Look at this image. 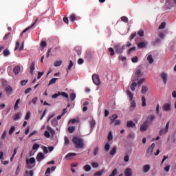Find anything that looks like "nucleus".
Here are the masks:
<instances>
[{
  "instance_id": "20",
  "label": "nucleus",
  "mask_w": 176,
  "mask_h": 176,
  "mask_svg": "<svg viewBox=\"0 0 176 176\" xmlns=\"http://www.w3.org/2000/svg\"><path fill=\"white\" fill-rule=\"evenodd\" d=\"M34 71H35V61L32 62L30 65V74L34 75Z\"/></svg>"
},
{
  "instance_id": "48",
  "label": "nucleus",
  "mask_w": 176,
  "mask_h": 176,
  "mask_svg": "<svg viewBox=\"0 0 176 176\" xmlns=\"http://www.w3.org/2000/svg\"><path fill=\"white\" fill-rule=\"evenodd\" d=\"M98 151H100V148H98V146H97L94 148V156H97V155H98Z\"/></svg>"
},
{
  "instance_id": "38",
  "label": "nucleus",
  "mask_w": 176,
  "mask_h": 176,
  "mask_svg": "<svg viewBox=\"0 0 176 176\" xmlns=\"http://www.w3.org/2000/svg\"><path fill=\"white\" fill-rule=\"evenodd\" d=\"M72 67H74V62H72V60H70L67 69V72H68V71H71V68H72Z\"/></svg>"
},
{
  "instance_id": "52",
  "label": "nucleus",
  "mask_w": 176,
  "mask_h": 176,
  "mask_svg": "<svg viewBox=\"0 0 176 176\" xmlns=\"http://www.w3.org/2000/svg\"><path fill=\"white\" fill-rule=\"evenodd\" d=\"M107 138H108L109 141H112V140H113V136L112 135V132L110 131L109 133Z\"/></svg>"
},
{
  "instance_id": "49",
  "label": "nucleus",
  "mask_w": 176,
  "mask_h": 176,
  "mask_svg": "<svg viewBox=\"0 0 176 176\" xmlns=\"http://www.w3.org/2000/svg\"><path fill=\"white\" fill-rule=\"evenodd\" d=\"M71 21L74 22L75 20H76V15L75 14H72L69 17Z\"/></svg>"
},
{
  "instance_id": "12",
  "label": "nucleus",
  "mask_w": 176,
  "mask_h": 176,
  "mask_svg": "<svg viewBox=\"0 0 176 176\" xmlns=\"http://www.w3.org/2000/svg\"><path fill=\"white\" fill-rule=\"evenodd\" d=\"M76 153H69L65 156L66 160H72L73 156H76Z\"/></svg>"
},
{
  "instance_id": "50",
  "label": "nucleus",
  "mask_w": 176,
  "mask_h": 176,
  "mask_svg": "<svg viewBox=\"0 0 176 176\" xmlns=\"http://www.w3.org/2000/svg\"><path fill=\"white\" fill-rule=\"evenodd\" d=\"M75 98H76V94H75V93H72L70 94V100H71V101H74V100H75Z\"/></svg>"
},
{
  "instance_id": "6",
  "label": "nucleus",
  "mask_w": 176,
  "mask_h": 176,
  "mask_svg": "<svg viewBox=\"0 0 176 176\" xmlns=\"http://www.w3.org/2000/svg\"><path fill=\"white\" fill-rule=\"evenodd\" d=\"M92 80L96 86H99L101 85V81L100 80V76L98 74H93L92 75Z\"/></svg>"
},
{
  "instance_id": "16",
  "label": "nucleus",
  "mask_w": 176,
  "mask_h": 176,
  "mask_svg": "<svg viewBox=\"0 0 176 176\" xmlns=\"http://www.w3.org/2000/svg\"><path fill=\"white\" fill-rule=\"evenodd\" d=\"M126 127H128L129 129H133V127H135V124L134 123V122L129 120L126 123Z\"/></svg>"
},
{
  "instance_id": "36",
  "label": "nucleus",
  "mask_w": 176,
  "mask_h": 176,
  "mask_svg": "<svg viewBox=\"0 0 176 176\" xmlns=\"http://www.w3.org/2000/svg\"><path fill=\"white\" fill-rule=\"evenodd\" d=\"M146 91H148V87H145V86H143L142 87V90H141L142 94H146Z\"/></svg>"
},
{
  "instance_id": "8",
  "label": "nucleus",
  "mask_w": 176,
  "mask_h": 176,
  "mask_svg": "<svg viewBox=\"0 0 176 176\" xmlns=\"http://www.w3.org/2000/svg\"><path fill=\"white\" fill-rule=\"evenodd\" d=\"M160 78L162 79L163 83L166 85L167 80L168 79V74H167L166 72H162L160 74Z\"/></svg>"
},
{
  "instance_id": "61",
  "label": "nucleus",
  "mask_w": 176,
  "mask_h": 176,
  "mask_svg": "<svg viewBox=\"0 0 176 176\" xmlns=\"http://www.w3.org/2000/svg\"><path fill=\"white\" fill-rule=\"evenodd\" d=\"M44 135L45 137H46L47 138H50V133L47 131H45L44 133Z\"/></svg>"
},
{
  "instance_id": "18",
  "label": "nucleus",
  "mask_w": 176,
  "mask_h": 176,
  "mask_svg": "<svg viewBox=\"0 0 176 176\" xmlns=\"http://www.w3.org/2000/svg\"><path fill=\"white\" fill-rule=\"evenodd\" d=\"M126 96H128L129 98V101H133V98H134V96L133 95V93L130 91V90L126 91Z\"/></svg>"
},
{
  "instance_id": "51",
  "label": "nucleus",
  "mask_w": 176,
  "mask_h": 176,
  "mask_svg": "<svg viewBox=\"0 0 176 176\" xmlns=\"http://www.w3.org/2000/svg\"><path fill=\"white\" fill-rule=\"evenodd\" d=\"M109 52H110V56H115V50L113 48H109Z\"/></svg>"
},
{
  "instance_id": "2",
  "label": "nucleus",
  "mask_w": 176,
  "mask_h": 176,
  "mask_svg": "<svg viewBox=\"0 0 176 176\" xmlns=\"http://www.w3.org/2000/svg\"><path fill=\"white\" fill-rule=\"evenodd\" d=\"M114 49L117 54H122L123 53V50H126V45H122L120 43H116L114 45Z\"/></svg>"
},
{
  "instance_id": "24",
  "label": "nucleus",
  "mask_w": 176,
  "mask_h": 176,
  "mask_svg": "<svg viewBox=\"0 0 176 176\" xmlns=\"http://www.w3.org/2000/svg\"><path fill=\"white\" fill-rule=\"evenodd\" d=\"M111 122L110 124H112V123H113L115 122V120H116V119H118V115L117 114H113L111 118Z\"/></svg>"
},
{
  "instance_id": "30",
  "label": "nucleus",
  "mask_w": 176,
  "mask_h": 176,
  "mask_svg": "<svg viewBox=\"0 0 176 176\" xmlns=\"http://www.w3.org/2000/svg\"><path fill=\"white\" fill-rule=\"evenodd\" d=\"M74 50L76 51V52L77 53V54L78 56H80V54H82V50L80 49V47H76L74 48Z\"/></svg>"
},
{
  "instance_id": "14",
  "label": "nucleus",
  "mask_w": 176,
  "mask_h": 176,
  "mask_svg": "<svg viewBox=\"0 0 176 176\" xmlns=\"http://www.w3.org/2000/svg\"><path fill=\"white\" fill-rule=\"evenodd\" d=\"M20 71H21V67L19 65H16L13 69V72L14 75H19L20 74Z\"/></svg>"
},
{
  "instance_id": "42",
  "label": "nucleus",
  "mask_w": 176,
  "mask_h": 176,
  "mask_svg": "<svg viewBox=\"0 0 176 176\" xmlns=\"http://www.w3.org/2000/svg\"><path fill=\"white\" fill-rule=\"evenodd\" d=\"M58 78H52L49 82V86H50V85H54V83H56V80H58Z\"/></svg>"
},
{
  "instance_id": "64",
  "label": "nucleus",
  "mask_w": 176,
  "mask_h": 176,
  "mask_svg": "<svg viewBox=\"0 0 176 176\" xmlns=\"http://www.w3.org/2000/svg\"><path fill=\"white\" fill-rule=\"evenodd\" d=\"M91 166L94 168H97V167H98V163L97 162H92L91 163Z\"/></svg>"
},
{
  "instance_id": "35",
  "label": "nucleus",
  "mask_w": 176,
  "mask_h": 176,
  "mask_svg": "<svg viewBox=\"0 0 176 176\" xmlns=\"http://www.w3.org/2000/svg\"><path fill=\"white\" fill-rule=\"evenodd\" d=\"M3 54L5 57H8V56H10V52L9 51V50L6 49L3 51Z\"/></svg>"
},
{
  "instance_id": "60",
  "label": "nucleus",
  "mask_w": 176,
  "mask_h": 176,
  "mask_svg": "<svg viewBox=\"0 0 176 176\" xmlns=\"http://www.w3.org/2000/svg\"><path fill=\"white\" fill-rule=\"evenodd\" d=\"M31 116V113L30 111H28L26 113V116L25 117V120H28Z\"/></svg>"
},
{
  "instance_id": "47",
  "label": "nucleus",
  "mask_w": 176,
  "mask_h": 176,
  "mask_svg": "<svg viewBox=\"0 0 176 176\" xmlns=\"http://www.w3.org/2000/svg\"><path fill=\"white\" fill-rule=\"evenodd\" d=\"M89 124H90L91 129H94V127L96 126V121L94 120L90 121Z\"/></svg>"
},
{
  "instance_id": "45",
  "label": "nucleus",
  "mask_w": 176,
  "mask_h": 176,
  "mask_svg": "<svg viewBox=\"0 0 176 176\" xmlns=\"http://www.w3.org/2000/svg\"><path fill=\"white\" fill-rule=\"evenodd\" d=\"M60 96H61L62 97H65V98H69L68 94L65 92H60Z\"/></svg>"
},
{
  "instance_id": "32",
  "label": "nucleus",
  "mask_w": 176,
  "mask_h": 176,
  "mask_svg": "<svg viewBox=\"0 0 176 176\" xmlns=\"http://www.w3.org/2000/svg\"><path fill=\"white\" fill-rule=\"evenodd\" d=\"M39 144L38 143H34L32 146V150L33 151H38V149H39Z\"/></svg>"
},
{
  "instance_id": "1",
  "label": "nucleus",
  "mask_w": 176,
  "mask_h": 176,
  "mask_svg": "<svg viewBox=\"0 0 176 176\" xmlns=\"http://www.w3.org/2000/svg\"><path fill=\"white\" fill-rule=\"evenodd\" d=\"M72 142L77 149H83L85 148V144L83 143V140H82V138L74 137Z\"/></svg>"
},
{
  "instance_id": "58",
  "label": "nucleus",
  "mask_w": 176,
  "mask_h": 176,
  "mask_svg": "<svg viewBox=\"0 0 176 176\" xmlns=\"http://www.w3.org/2000/svg\"><path fill=\"white\" fill-rule=\"evenodd\" d=\"M111 148V145L109 144V143H107L104 146V151H106L107 152H108V151H109V148Z\"/></svg>"
},
{
  "instance_id": "22",
  "label": "nucleus",
  "mask_w": 176,
  "mask_h": 176,
  "mask_svg": "<svg viewBox=\"0 0 176 176\" xmlns=\"http://www.w3.org/2000/svg\"><path fill=\"white\" fill-rule=\"evenodd\" d=\"M135 75L137 76V79L141 78V76H142V75H144V74H142V72H141V69H138L135 72Z\"/></svg>"
},
{
  "instance_id": "19",
  "label": "nucleus",
  "mask_w": 176,
  "mask_h": 176,
  "mask_svg": "<svg viewBox=\"0 0 176 176\" xmlns=\"http://www.w3.org/2000/svg\"><path fill=\"white\" fill-rule=\"evenodd\" d=\"M135 107H137V103H135V101L134 100L131 101L130 111H134V109H135Z\"/></svg>"
},
{
  "instance_id": "41",
  "label": "nucleus",
  "mask_w": 176,
  "mask_h": 176,
  "mask_svg": "<svg viewBox=\"0 0 176 176\" xmlns=\"http://www.w3.org/2000/svg\"><path fill=\"white\" fill-rule=\"evenodd\" d=\"M61 64H63V60H57V61L54 62V67H60V65H61Z\"/></svg>"
},
{
  "instance_id": "15",
  "label": "nucleus",
  "mask_w": 176,
  "mask_h": 176,
  "mask_svg": "<svg viewBox=\"0 0 176 176\" xmlns=\"http://www.w3.org/2000/svg\"><path fill=\"white\" fill-rule=\"evenodd\" d=\"M124 175L125 176H133V171L131 170V168H126L124 171Z\"/></svg>"
},
{
  "instance_id": "55",
  "label": "nucleus",
  "mask_w": 176,
  "mask_h": 176,
  "mask_svg": "<svg viewBox=\"0 0 176 176\" xmlns=\"http://www.w3.org/2000/svg\"><path fill=\"white\" fill-rule=\"evenodd\" d=\"M25 174L26 175L34 176V171H32V170H30V171L26 170Z\"/></svg>"
},
{
  "instance_id": "29",
  "label": "nucleus",
  "mask_w": 176,
  "mask_h": 176,
  "mask_svg": "<svg viewBox=\"0 0 176 176\" xmlns=\"http://www.w3.org/2000/svg\"><path fill=\"white\" fill-rule=\"evenodd\" d=\"M6 91L8 94H10V93H12V91H13V89L12 88V87L10 85H8L6 87Z\"/></svg>"
},
{
  "instance_id": "9",
  "label": "nucleus",
  "mask_w": 176,
  "mask_h": 176,
  "mask_svg": "<svg viewBox=\"0 0 176 176\" xmlns=\"http://www.w3.org/2000/svg\"><path fill=\"white\" fill-rule=\"evenodd\" d=\"M38 21H39V18L36 17V19H35L34 23H33L31 26L28 27V28H26L25 30H24L22 32V33H21V36H23V34L24 33L27 32V31H28V30H30V28H32V27H34V26L36 24V23H38Z\"/></svg>"
},
{
  "instance_id": "63",
  "label": "nucleus",
  "mask_w": 176,
  "mask_h": 176,
  "mask_svg": "<svg viewBox=\"0 0 176 176\" xmlns=\"http://www.w3.org/2000/svg\"><path fill=\"white\" fill-rule=\"evenodd\" d=\"M132 63H138V57L135 56L131 58Z\"/></svg>"
},
{
  "instance_id": "62",
  "label": "nucleus",
  "mask_w": 176,
  "mask_h": 176,
  "mask_svg": "<svg viewBox=\"0 0 176 176\" xmlns=\"http://www.w3.org/2000/svg\"><path fill=\"white\" fill-rule=\"evenodd\" d=\"M138 35H139V36H144V30H140L138 32Z\"/></svg>"
},
{
  "instance_id": "56",
  "label": "nucleus",
  "mask_w": 176,
  "mask_h": 176,
  "mask_svg": "<svg viewBox=\"0 0 176 176\" xmlns=\"http://www.w3.org/2000/svg\"><path fill=\"white\" fill-rule=\"evenodd\" d=\"M118 174V169L114 168L109 176H115Z\"/></svg>"
},
{
  "instance_id": "46",
  "label": "nucleus",
  "mask_w": 176,
  "mask_h": 176,
  "mask_svg": "<svg viewBox=\"0 0 176 176\" xmlns=\"http://www.w3.org/2000/svg\"><path fill=\"white\" fill-rule=\"evenodd\" d=\"M67 130L69 133H72L75 131V126H69Z\"/></svg>"
},
{
  "instance_id": "13",
  "label": "nucleus",
  "mask_w": 176,
  "mask_h": 176,
  "mask_svg": "<svg viewBox=\"0 0 176 176\" xmlns=\"http://www.w3.org/2000/svg\"><path fill=\"white\" fill-rule=\"evenodd\" d=\"M148 45V42L147 41H143V42H140L138 44V47L139 49H144V47H146V46Z\"/></svg>"
},
{
  "instance_id": "11",
  "label": "nucleus",
  "mask_w": 176,
  "mask_h": 176,
  "mask_svg": "<svg viewBox=\"0 0 176 176\" xmlns=\"http://www.w3.org/2000/svg\"><path fill=\"white\" fill-rule=\"evenodd\" d=\"M163 110L166 111V112H168V111L171 110V103H165L163 105Z\"/></svg>"
},
{
  "instance_id": "10",
  "label": "nucleus",
  "mask_w": 176,
  "mask_h": 176,
  "mask_svg": "<svg viewBox=\"0 0 176 176\" xmlns=\"http://www.w3.org/2000/svg\"><path fill=\"white\" fill-rule=\"evenodd\" d=\"M36 159L38 163H41L45 159V154L43 153H38L36 157Z\"/></svg>"
},
{
  "instance_id": "27",
  "label": "nucleus",
  "mask_w": 176,
  "mask_h": 176,
  "mask_svg": "<svg viewBox=\"0 0 176 176\" xmlns=\"http://www.w3.org/2000/svg\"><path fill=\"white\" fill-rule=\"evenodd\" d=\"M147 61H148L149 64H153L154 60L152 54H149L147 57Z\"/></svg>"
},
{
  "instance_id": "28",
  "label": "nucleus",
  "mask_w": 176,
  "mask_h": 176,
  "mask_svg": "<svg viewBox=\"0 0 176 176\" xmlns=\"http://www.w3.org/2000/svg\"><path fill=\"white\" fill-rule=\"evenodd\" d=\"M116 151H118V147H116V146L113 147L110 151V155L111 156H113L115 155V153H116Z\"/></svg>"
},
{
  "instance_id": "54",
  "label": "nucleus",
  "mask_w": 176,
  "mask_h": 176,
  "mask_svg": "<svg viewBox=\"0 0 176 176\" xmlns=\"http://www.w3.org/2000/svg\"><path fill=\"white\" fill-rule=\"evenodd\" d=\"M58 124V122H57V120L56 119H53L52 120V125L54 126V127H56V126H57Z\"/></svg>"
},
{
  "instance_id": "33",
  "label": "nucleus",
  "mask_w": 176,
  "mask_h": 176,
  "mask_svg": "<svg viewBox=\"0 0 176 176\" xmlns=\"http://www.w3.org/2000/svg\"><path fill=\"white\" fill-rule=\"evenodd\" d=\"M155 118V115H151L148 117V120H150L149 123H152Z\"/></svg>"
},
{
  "instance_id": "3",
  "label": "nucleus",
  "mask_w": 176,
  "mask_h": 176,
  "mask_svg": "<svg viewBox=\"0 0 176 176\" xmlns=\"http://www.w3.org/2000/svg\"><path fill=\"white\" fill-rule=\"evenodd\" d=\"M35 163V158L34 157H32L30 160H26V166L27 168L29 169L34 168V166H32Z\"/></svg>"
},
{
  "instance_id": "25",
  "label": "nucleus",
  "mask_w": 176,
  "mask_h": 176,
  "mask_svg": "<svg viewBox=\"0 0 176 176\" xmlns=\"http://www.w3.org/2000/svg\"><path fill=\"white\" fill-rule=\"evenodd\" d=\"M149 170H151V166H149L148 164L144 166V167H143L144 173H148V171H149Z\"/></svg>"
},
{
  "instance_id": "39",
  "label": "nucleus",
  "mask_w": 176,
  "mask_h": 176,
  "mask_svg": "<svg viewBox=\"0 0 176 176\" xmlns=\"http://www.w3.org/2000/svg\"><path fill=\"white\" fill-rule=\"evenodd\" d=\"M84 170L85 171L89 172L90 171V170H91V166H90V165L89 164H86L85 166H84Z\"/></svg>"
},
{
  "instance_id": "40",
  "label": "nucleus",
  "mask_w": 176,
  "mask_h": 176,
  "mask_svg": "<svg viewBox=\"0 0 176 176\" xmlns=\"http://www.w3.org/2000/svg\"><path fill=\"white\" fill-rule=\"evenodd\" d=\"M121 21H123V23H129V18L126 16H122L121 17Z\"/></svg>"
},
{
  "instance_id": "53",
  "label": "nucleus",
  "mask_w": 176,
  "mask_h": 176,
  "mask_svg": "<svg viewBox=\"0 0 176 176\" xmlns=\"http://www.w3.org/2000/svg\"><path fill=\"white\" fill-rule=\"evenodd\" d=\"M164 28H166V22H162L159 26V30H164Z\"/></svg>"
},
{
  "instance_id": "43",
  "label": "nucleus",
  "mask_w": 176,
  "mask_h": 176,
  "mask_svg": "<svg viewBox=\"0 0 176 176\" xmlns=\"http://www.w3.org/2000/svg\"><path fill=\"white\" fill-rule=\"evenodd\" d=\"M14 130H16V127L14 126H11V128L10 129V131H9L10 135H12V134H13V133H14Z\"/></svg>"
},
{
  "instance_id": "21",
  "label": "nucleus",
  "mask_w": 176,
  "mask_h": 176,
  "mask_svg": "<svg viewBox=\"0 0 176 176\" xmlns=\"http://www.w3.org/2000/svg\"><path fill=\"white\" fill-rule=\"evenodd\" d=\"M105 173V170L104 169H102L100 170H98L97 172H96L94 174V176H100L102 175L103 173Z\"/></svg>"
},
{
  "instance_id": "37",
  "label": "nucleus",
  "mask_w": 176,
  "mask_h": 176,
  "mask_svg": "<svg viewBox=\"0 0 176 176\" xmlns=\"http://www.w3.org/2000/svg\"><path fill=\"white\" fill-rule=\"evenodd\" d=\"M161 42H162V41L160 40V38H156L153 42V46H156V45H159V43H160Z\"/></svg>"
},
{
  "instance_id": "17",
  "label": "nucleus",
  "mask_w": 176,
  "mask_h": 176,
  "mask_svg": "<svg viewBox=\"0 0 176 176\" xmlns=\"http://www.w3.org/2000/svg\"><path fill=\"white\" fill-rule=\"evenodd\" d=\"M0 160L3 164H9V161H4L3 162V152H0Z\"/></svg>"
},
{
  "instance_id": "44",
  "label": "nucleus",
  "mask_w": 176,
  "mask_h": 176,
  "mask_svg": "<svg viewBox=\"0 0 176 176\" xmlns=\"http://www.w3.org/2000/svg\"><path fill=\"white\" fill-rule=\"evenodd\" d=\"M142 107H146V99L145 98V96L142 97Z\"/></svg>"
},
{
  "instance_id": "57",
  "label": "nucleus",
  "mask_w": 176,
  "mask_h": 176,
  "mask_svg": "<svg viewBox=\"0 0 176 176\" xmlns=\"http://www.w3.org/2000/svg\"><path fill=\"white\" fill-rule=\"evenodd\" d=\"M21 166L18 165L16 171H15V175H19V173H20Z\"/></svg>"
},
{
  "instance_id": "59",
  "label": "nucleus",
  "mask_w": 176,
  "mask_h": 176,
  "mask_svg": "<svg viewBox=\"0 0 176 176\" xmlns=\"http://www.w3.org/2000/svg\"><path fill=\"white\" fill-rule=\"evenodd\" d=\"M45 74V72H38V76H37V79H41V78H42V76H43V74Z\"/></svg>"
},
{
  "instance_id": "7",
  "label": "nucleus",
  "mask_w": 176,
  "mask_h": 176,
  "mask_svg": "<svg viewBox=\"0 0 176 176\" xmlns=\"http://www.w3.org/2000/svg\"><path fill=\"white\" fill-rule=\"evenodd\" d=\"M148 127H149V120H146L140 126V131H146Z\"/></svg>"
},
{
  "instance_id": "34",
  "label": "nucleus",
  "mask_w": 176,
  "mask_h": 176,
  "mask_svg": "<svg viewBox=\"0 0 176 176\" xmlns=\"http://www.w3.org/2000/svg\"><path fill=\"white\" fill-rule=\"evenodd\" d=\"M19 104H20V99H18L15 102V104L14 107V109H15V111H17V109H19Z\"/></svg>"
},
{
  "instance_id": "5",
  "label": "nucleus",
  "mask_w": 176,
  "mask_h": 176,
  "mask_svg": "<svg viewBox=\"0 0 176 176\" xmlns=\"http://www.w3.org/2000/svg\"><path fill=\"white\" fill-rule=\"evenodd\" d=\"M153 149H155V143H153L148 146L146 153V157H149L152 153H153Z\"/></svg>"
},
{
  "instance_id": "26",
  "label": "nucleus",
  "mask_w": 176,
  "mask_h": 176,
  "mask_svg": "<svg viewBox=\"0 0 176 176\" xmlns=\"http://www.w3.org/2000/svg\"><path fill=\"white\" fill-rule=\"evenodd\" d=\"M138 84L135 82H132L131 85V90L132 91H135V88L137 87Z\"/></svg>"
},
{
  "instance_id": "4",
  "label": "nucleus",
  "mask_w": 176,
  "mask_h": 176,
  "mask_svg": "<svg viewBox=\"0 0 176 176\" xmlns=\"http://www.w3.org/2000/svg\"><path fill=\"white\" fill-rule=\"evenodd\" d=\"M168 127H170V121H168L165 128H162L160 131V135H164L168 133Z\"/></svg>"
},
{
  "instance_id": "23",
  "label": "nucleus",
  "mask_w": 176,
  "mask_h": 176,
  "mask_svg": "<svg viewBox=\"0 0 176 176\" xmlns=\"http://www.w3.org/2000/svg\"><path fill=\"white\" fill-rule=\"evenodd\" d=\"M21 118V113H18L13 116L12 119L13 120L16 121V120H19Z\"/></svg>"
},
{
  "instance_id": "31",
  "label": "nucleus",
  "mask_w": 176,
  "mask_h": 176,
  "mask_svg": "<svg viewBox=\"0 0 176 176\" xmlns=\"http://www.w3.org/2000/svg\"><path fill=\"white\" fill-rule=\"evenodd\" d=\"M36 101H38V97L33 98L32 100L29 102V105H31V104L35 105L36 104Z\"/></svg>"
}]
</instances>
